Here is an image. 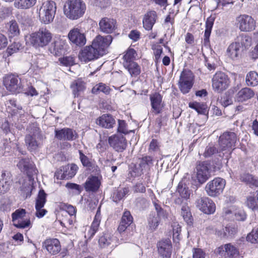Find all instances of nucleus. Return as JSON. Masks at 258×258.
<instances>
[{"instance_id": "f257e3e1", "label": "nucleus", "mask_w": 258, "mask_h": 258, "mask_svg": "<svg viewBox=\"0 0 258 258\" xmlns=\"http://www.w3.org/2000/svg\"><path fill=\"white\" fill-rule=\"evenodd\" d=\"M112 37L111 35L105 37L97 36L92 41V44L86 46L79 52L78 57L83 63H87L102 56L106 48L111 44Z\"/></svg>"}, {"instance_id": "f03ea898", "label": "nucleus", "mask_w": 258, "mask_h": 258, "mask_svg": "<svg viewBox=\"0 0 258 258\" xmlns=\"http://www.w3.org/2000/svg\"><path fill=\"white\" fill-rule=\"evenodd\" d=\"M27 45H32L35 48L43 47L50 42L52 34L45 28H41L38 31L25 36Z\"/></svg>"}, {"instance_id": "7ed1b4c3", "label": "nucleus", "mask_w": 258, "mask_h": 258, "mask_svg": "<svg viewBox=\"0 0 258 258\" xmlns=\"http://www.w3.org/2000/svg\"><path fill=\"white\" fill-rule=\"evenodd\" d=\"M86 7L82 0H68L64 6V14L71 20L82 17L86 11Z\"/></svg>"}, {"instance_id": "20e7f679", "label": "nucleus", "mask_w": 258, "mask_h": 258, "mask_svg": "<svg viewBox=\"0 0 258 258\" xmlns=\"http://www.w3.org/2000/svg\"><path fill=\"white\" fill-rule=\"evenodd\" d=\"M56 10L55 3L52 1H46L40 7L38 16L42 23L48 24L54 19Z\"/></svg>"}, {"instance_id": "39448f33", "label": "nucleus", "mask_w": 258, "mask_h": 258, "mask_svg": "<svg viewBox=\"0 0 258 258\" xmlns=\"http://www.w3.org/2000/svg\"><path fill=\"white\" fill-rule=\"evenodd\" d=\"M236 134L233 132H225L220 136L219 140L220 153L223 152V155H219L222 157L226 153H231L232 148L235 146L236 141Z\"/></svg>"}, {"instance_id": "423d86ee", "label": "nucleus", "mask_w": 258, "mask_h": 258, "mask_svg": "<svg viewBox=\"0 0 258 258\" xmlns=\"http://www.w3.org/2000/svg\"><path fill=\"white\" fill-rule=\"evenodd\" d=\"M212 88L217 93H220L226 90L230 86V80L225 73L217 72L213 77Z\"/></svg>"}, {"instance_id": "0eeeda50", "label": "nucleus", "mask_w": 258, "mask_h": 258, "mask_svg": "<svg viewBox=\"0 0 258 258\" xmlns=\"http://www.w3.org/2000/svg\"><path fill=\"white\" fill-rule=\"evenodd\" d=\"M225 184V179L220 177L215 178L207 183L205 186V190L209 196L217 197L223 192Z\"/></svg>"}, {"instance_id": "6e6552de", "label": "nucleus", "mask_w": 258, "mask_h": 258, "mask_svg": "<svg viewBox=\"0 0 258 258\" xmlns=\"http://www.w3.org/2000/svg\"><path fill=\"white\" fill-rule=\"evenodd\" d=\"M194 83V75L189 70H183L180 76L178 81V87L183 94H186L189 92Z\"/></svg>"}, {"instance_id": "1a4fd4ad", "label": "nucleus", "mask_w": 258, "mask_h": 258, "mask_svg": "<svg viewBox=\"0 0 258 258\" xmlns=\"http://www.w3.org/2000/svg\"><path fill=\"white\" fill-rule=\"evenodd\" d=\"M4 84L6 89L12 93H19L22 91V86L18 76L9 74L4 79Z\"/></svg>"}, {"instance_id": "9d476101", "label": "nucleus", "mask_w": 258, "mask_h": 258, "mask_svg": "<svg viewBox=\"0 0 258 258\" xmlns=\"http://www.w3.org/2000/svg\"><path fill=\"white\" fill-rule=\"evenodd\" d=\"M237 26L241 31L251 32L256 28V21L248 15H241L236 19Z\"/></svg>"}, {"instance_id": "9b49d317", "label": "nucleus", "mask_w": 258, "mask_h": 258, "mask_svg": "<svg viewBox=\"0 0 258 258\" xmlns=\"http://www.w3.org/2000/svg\"><path fill=\"white\" fill-rule=\"evenodd\" d=\"M216 252L223 258H237L239 254L238 248L231 243L221 245L217 248Z\"/></svg>"}, {"instance_id": "f8f14e48", "label": "nucleus", "mask_w": 258, "mask_h": 258, "mask_svg": "<svg viewBox=\"0 0 258 258\" xmlns=\"http://www.w3.org/2000/svg\"><path fill=\"white\" fill-rule=\"evenodd\" d=\"M6 111L9 114L8 117L15 122L19 119V117L23 114L24 111L21 106L17 104L14 99H10L6 104Z\"/></svg>"}, {"instance_id": "ddd939ff", "label": "nucleus", "mask_w": 258, "mask_h": 258, "mask_svg": "<svg viewBox=\"0 0 258 258\" xmlns=\"http://www.w3.org/2000/svg\"><path fill=\"white\" fill-rule=\"evenodd\" d=\"M196 204L197 207L205 214H211L215 211V203L208 197H202L197 199Z\"/></svg>"}, {"instance_id": "4468645a", "label": "nucleus", "mask_w": 258, "mask_h": 258, "mask_svg": "<svg viewBox=\"0 0 258 258\" xmlns=\"http://www.w3.org/2000/svg\"><path fill=\"white\" fill-rule=\"evenodd\" d=\"M108 143L117 152H123L127 147V141L121 134H117L109 137Z\"/></svg>"}, {"instance_id": "2eb2a0df", "label": "nucleus", "mask_w": 258, "mask_h": 258, "mask_svg": "<svg viewBox=\"0 0 258 258\" xmlns=\"http://www.w3.org/2000/svg\"><path fill=\"white\" fill-rule=\"evenodd\" d=\"M46 195L43 190H40L38 193L37 199H36L35 216L38 218H41L46 214L47 211L43 209V207L46 203Z\"/></svg>"}, {"instance_id": "dca6fc26", "label": "nucleus", "mask_w": 258, "mask_h": 258, "mask_svg": "<svg viewBox=\"0 0 258 258\" xmlns=\"http://www.w3.org/2000/svg\"><path fill=\"white\" fill-rule=\"evenodd\" d=\"M41 135L38 131L36 130L33 135L26 136L25 142L28 149L30 151H35L40 147Z\"/></svg>"}, {"instance_id": "f3484780", "label": "nucleus", "mask_w": 258, "mask_h": 258, "mask_svg": "<svg viewBox=\"0 0 258 258\" xmlns=\"http://www.w3.org/2000/svg\"><path fill=\"white\" fill-rule=\"evenodd\" d=\"M70 41L77 46H83L86 43V38L84 33L78 28H74L68 34Z\"/></svg>"}, {"instance_id": "a211bd4d", "label": "nucleus", "mask_w": 258, "mask_h": 258, "mask_svg": "<svg viewBox=\"0 0 258 258\" xmlns=\"http://www.w3.org/2000/svg\"><path fill=\"white\" fill-rule=\"evenodd\" d=\"M158 251L162 258H170L172 253V245L169 240H161L157 243Z\"/></svg>"}, {"instance_id": "6ab92c4d", "label": "nucleus", "mask_w": 258, "mask_h": 258, "mask_svg": "<svg viewBox=\"0 0 258 258\" xmlns=\"http://www.w3.org/2000/svg\"><path fill=\"white\" fill-rule=\"evenodd\" d=\"M55 137L60 140L73 141L77 137L75 131L69 128H63L62 129L55 131Z\"/></svg>"}, {"instance_id": "aec40b11", "label": "nucleus", "mask_w": 258, "mask_h": 258, "mask_svg": "<svg viewBox=\"0 0 258 258\" xmlns=\"http://www.w3.org/2000/svg\"><path fill=\"white\" fill-rule=\"evenodd\" d=\"M43 247L51 254H56L61 249L60 242L57 239H48L43 243Z\"/></svg>"}, {"instance_id": "412c9836", "label": "nucleus", "mask_w": 258, "mask_h": 258, "mask_svg": "<svg viewBox=\"0 0 258 258\" xmlns=\"http://www.w3.org/2000/svg\"><path fill=\"white\" fill-rule=\"evenodd\" d=\"M175 202L176 204L181 205V216L188 225H190L192 222V217L187 202H184L183 200L181 201L180 198L176 199Z\"/></svg>"}, {"instance_id": "4be33fe9", "label": "nucleus", "mask_w": 258, "mask_h": 258, "mask_svg": "<svg viewBox=\"0 0 258 258\" xmlns=\"http://www.w3.org/2000/svg\"><path fill=\"white\" fill-rule=\"evenodd\" d=\"M101 220V215L100 207H99L97 210L96 215L92 223L90 228L88 231L87 234L85 235L86 237H87L89 239H91L94 236V235L98 230Z\"/></svg>"}, {"instance_id": "5701e85b", "label": "nucleus", "mask_w": 258, "mask_h": 258, "mask_svg": "<svg viewBox=\"0 0 258 258\" xmlns=\"http://www.w3.org/2000/svg\"><path fill=\"white\" fill-rule=\"evenodd\" d=\"M99 25L101 31L106 33H111L116 28V21L113 19L103 18Z\"/></svg>"}, {"instance_id": "b1692460", "label": "nucleus", "mask_w": 258, "mask_h": 258, "mask_svg": "<svg viewBox=\"0 0 258 258\" xmlns=\"http://www.w3.org/2000/svg\"><path fill=\"white\" fill-rule=\"evenodd\" d=\"M66 42L61 39H56L51 44L49 51L54 55L59 56L65 52Z\"/></svg>"}, {"instance_id": "393cba45", "label": "nucleus", "mask_w": 258, "mask_h": 258, "mask_svg": "<svg viewBox=\"0 0 258 258\" xmlns=\"http://www.w3.org/2000/svg\"><path fill=\"white\" fill-rule=\"evenodd\" d=\"M197 177L199 182H205L210 176L208 167L204 162L200 163L197 167Z\"/></svg>"}, {"instance_id": "a878e982", "label": "nucleus", "mask_w": 258, "mask_h": 258, "mask_svg": "<svg viewBox=\"0 0 258 258\" xmlns=\"http://www.w3.org/2000/svg\"><path fill=\"white\" fill-rule=\"evenodd\" d=\"M150 99L153 111L156 114L160 113L163 107L161 95L158 93H155L150 95Z\"/></svg>"}, {"instance_id": "bb28decb", "label": "nucleus", "mask_w": 258, "mask_h": 258, "mask_svg": "<svg viewBox=\"0 0 258 258\" xmlns=\"http://www.w3.org/2000/svg\"><path fill=\"white\" fill-rule=\"evenodd\" d=\"M254 95L252 90L249 88H243L236 94L235 100L238 102H243L252 98Z\"/></svg>"}, {"instance_id": "cd10ccee", "label": "nucleus", "mask_w": 258, "mask_h": 258, "mask_svg": "<svg viewBox=\"0 0 258 258\" xmlns=\"http://www.w3.org/2000/svg\"><path fill=\"white\" fill-rule=\"evenodd\" d=\"M96 122L102 127L110 128L113 127L115 121L111 115L104 114L97 118Z\"/></svg>"}, {"instance_id": "c85d7f7f", "label": "nucleus", "mask_w": 258, "mask_h": 258, "mask_svg": "<svg viewBox=\"0 0 258 258\" xmlns=\"http://www.w3.org/2000/svg\"><path fill=\"white\" fill-rule=\"evenodd\" d=\"M101 182L98 177L92 176L88 178L85 184V188L87 191H96L100 185Z\"/></svg>"}, {"instance_id": "c756f323", "label": "nucleus", "mask_w": 258, "mask_h": 258, "mask_svg": "<svg viewBox=\"0 0 258 258\" xmlns=\"http://www.w3.org/2000/svg\"><path fill=\"white\" fill-rule=\"evenodd\" d=\"M156 13L155 11H150L145 15L143 20V26L146 30H150L156 21Z\"/></svg>"}, {"instance_id": "7c9ffc66", "label": "nucleus", "mask_w": 258, "mask_h": 258, "mask_svg": "<svg viewBox=\"0 0 258 258\" xmlns=\"http://www.w3.org/2000/svg\"><path fill=\"white\" fill-rule=\"evenodd\" d=\"M78 169V166L74 164L63 166L61 169V171L63 172L61 178L62 179H69L72 178L76 175Z\"/></svg>"}, {"instance_id": "2f4dec72", "label": "nucleus", "mask_w": 258, "mask_h": 258, "mask_svg": "<svg viewBox=\"0 0 258 258\" xmlns=\"http://www.w3.org/2000/svg\"><path fill=\"white\" fill-rule=\"evenodd\" d=\"M11 180L8 173L2 172L0 174V194H4L10 188Z\"/></svg>"}, {"instance_id": "473e14b6", "label": "nucleus", "mask_w": 258, "mask_h": 258, "mask_svg": "<svg viewBox=\"0 0 258 258\" xmlns=\"http://www.w3.org/2000/svg\"><path fill=\"white\" fill-rule=\"evenodd\" d=\"M188 107L195 110L199 114L205 115V119L208 118V107L206 103L197 101L190 102L188 103Z\"/></svg>"}, {"instance_id": "72a5a7b5", "label": "nucleus", "mask_w": 258, "mask_h": 258, "mask_svg": "<svg viewBox=\"0 0 258 258\" xmlns=\"http://www.w3.org/2000/svg\"><path fill=\"white\" fill-rule=\"evenodd\" d=\"M133 217L128 211L124 212L121 221L118 227V231L121 233L125 231L126 228L132 223Z\"/></svg>"}, {"instance_id": "f704fd0d", "label": "nucleus", "mask_w": 258, "mask_h": 258, "mask_svg": "<svg viewBox=\"0 0 258 258\" xmlns=\"http://www.w3.org/2000/svg\"><path fill=\"white\" fill-rule=\"evenodd\" d=\"M240 45L235 42H233L229 45L227 48V55L233 60L237 59L240 52Z\"/></svg>"}, {"instance_id": "c9c22d12", "label": "nucleus", "mask_w": 258, "mask_h": 258, "mask_svg": "<svg viewBox=\"0 0 258 258\" xmlns=\"http://www.w3.org/2000/svg\"><path fill=\"white\" fill-rule=\"evenodd\" d=\"M137 55L136 51L133 48H129L123 55L122 57V64L123 67H127L128 63L135 62Z\"/></svg>"}, {"instance_id": "e433bc0d", "label": "nucleus", "mask_w": 258, "mask_h": 258, "mask_svg": "<svg viewBox=\"0 0 258 258\" xmlns=\"http://www.w3.org/2000/svg\"><path fill=\"white\" fill-rule=\"evenodd\" d=\"M71 87L74 96L77 97L85 89V83L81 79H78L72 83Z\"/></svg>"}, {"instance_id": "4c0bfd02", "label": "nucleus", "mask_w": 258, "mask_h": 258, "mask_svg": "<svg viewBox=\"0 0 258 258\" xmlns=\"http://www.w3.org/2000/svg\"><path fill=\"white\" fill-rule=\"evenodd\" d=\"M214 21L215 18L214 17L210 16L207 19L204 38L205 43H208L209 42V37L211 35V30L213 28Z\"/></svg>"}, {"instance_id": "58836bf2", "label": "nucleus", "mask_w": 258, "mask_h": 258, "mask_svg": "<svg viewBox=\"0 0 258 258\" xmlns=\"http://www.w3.org/2000/svg\"><path fill=\"white\" fill-rule=\"evenodd\" d=\"M37 0H16L14 6L21 9H28L33 7L36 3Z\"/></svg>"}, {"instance_id": "ea45409f", "label": "nucleus", "mask_w": 258, "mask_h": 258, "mask_svg": "<svg viewBox=\"0 0 258 258\" xmlns=\"http://www.w3.org/2000/svg\"><path fill=\"white\" fill-rule=\"evenodd\" d=\"M47 66V61L44 56L39 55L34 59L31 64V69L33 70H41L45 68Z\"/></svg>"}, {"instance_id": "a19ab883", "label": "nucleus", "mask_w": 258, "mask_h": 258, "mask_svg": "<svg viewBox=\"0 0 258 258\" xmlns=\"http://www.w3.org/2000/svg\"><path fill=\"white\" fill-rule=\"evenodd\" d=\"M162 217L156 215L155 213H151L148 218V226L149 228L154 231L156 229L160 222Z\"/></svg>"}, {"instance_id": "79ce46f5", "label": "nucleus", "mask_w": 258, "mask_h": 258, "mask_svg": "<svg viewBox=\"0 0 258 258\" xmlns=\"http://www.w3.org/2000/svg\"><path fill=\"white\" fill-rule=\"evenodd\" d=\"M235 42L242 46L247 47L251 45V38L247 35L241 34L238 36L235 40Z\"/></svg>"}, {"instance_id": "37998d69", "label": "nucleus", "mask_w": 258, "mask_h": 258, "mask_svg": "<svg viewBox=\"0 0 258 258\" xmlns=\"http://www.w3.org/2000/svg\"><path fill=\"white\" fill-rule=\"evenodd\" d=\"M110 90L111 89L108 86L102 83H100L93 87L92 92L96 94L102 92L107 95L109 94Z\"/></svg>"}, {"instance_id": "c03bdc74", "label": "nucleus", "mask_w": 258, "mask_h": 258, "mask_svg": "<svg viewBox=\"0 0 258 258\" xmlns=\"http://www.w3.org/2000/svg\"><path fill=\"white\" fill-rule=\"evenodd\" d=\"M177 191L181 198L184 199L187 202V199L189 198L190 192L187 186L182 182H179L177 186Z\"/></svg>"}, {"instance_id": "a18cd8bd", "label": "nucleus", "mask_w": 258, "mask_h": 258, "mask_svg": "<svg viewBox=\"0 0 258 258\" xmlns=\"http://www.w3.org/2000/svg\"><path fill=\"white\" fill-rule=\"evenodd\" d=\"M246 83L248 86H256L258 84V74L254 71L249 72L246 76Z\"/></svg>"}, {"instance_id": "49530a36", "label": "nucleus", "mask_w": 258, "mask_h": 258, "mask_svg": "<svg viewBox=\"0 0 258 258\" xmlns=\"http://www.w3.org/2000/svg\"><path fill=\"white\" fill-rule=\"evenodd\" d=\"M132 77H137L141 73L140 66L136 62L128 63L127 67H124Z\"/></svg>"}, {"instance_id": "de8ad7c7", "label": "nucleus", "mask_w": 258, "mask_h": 258, "mask_svg": "<svg viewBox=\"0 0 258 258\" xmlns=\"http://www.w3.org/2000/svg\"><path fill=\"white\" fill-rule=\"evenodd\" d=\"M18 168L24 172L27 171L29 168H31L32 164L29 158H22L20 160L17 164Z\"/></svg>"}, {"instance_id": "09e8293b", "label": "nucleus", "mask_w": 258, "mask_h": 258, "mask_svg": "<svg viewBox=\"0 0 258 258\" xmlns=\"http://www.w3.org/2000/svg\"><path fill=\"white\" fill-rule=\"evenodd\" d=\"M223 233L218 232V236L221 238H227L232 236V235L236 233V229L234 228L229 226H226L222 228Z\"/></svg>"}, {"instance_id": "8fccbe9b", "label": "nucleus", "mask_w": 258, "mask_h": 258, "mask_svg": "<svg viewBox=\"0 0 258 258\" xmlns=\"http://www.w3.org/2000/svg\"><path fill=\"white\" fill-rule=\"evenodd\" d=\"M129 191L128 187H124L117 191L114 193L112 196L113 201L115 202H117L127 195Z\"/></svg>"}, {"instance_id": "3c124183", "label": "nucleus", "mask_w": 258, "mask_h": 258, "mask_svg": "<svg viewBox=\"0 0 258 258\" xmlns=\"http://www.w3.org/2000/svg\"><path fill=\"white\" fill-rule=\"evenodd\" d=\"M32 186L30 182H25L21 187V195L27 198L31 195Z\"/></svg>"}, {"instance_id": "603ef678", "label": "nucleus", "mask_w": 258, "mask_h": 258, "mask_svg": "<svg viewBox=\"0 0 258 258\" xmlns=\"http://www.w3.org/2000/svg\"><path fill=\"white\" fill-rule=\"evenodd\" d=\"M246 206L252 210L258 209V200L257 195L255 197L249 196L247 198Z\"/></svg>"}, {"instance_id": "864d4df0", "label": "nucleus", "mask_w": 258, "mask_h": 258, "mask_svg": "<svg viewBox=\"0 0 258 258\" xmlns=\"http://www.w3.org/2000/svg\"><path fill=\"white\" fill-rule=\"evenodd\" d=\"M26 211L23 209H20L16 210V211L12 214V221L13 223H18V221L23 219L25 216Z\"/></svg>"}, {"instance_id": "5fc2aeb1", "label": "nucleus", "mask_w": 258, "mask_h": 258, "mask_svg": "<svg viewBox=\"0 0 258 258\" xmlns=\"http://www.w3.org/2000/svg\"><path fill=\"white\" fill-rule=\"evenodd\" d=\"M9 32L10 37H14L19 34L20 30L19 29L18 25L16 21H12L10 22Z\"/></svg>"}, {"instance_id": "6e6d98bb", "label": "nucleus", "mask_w": 258, "mask_h": 258, "mask_svg": "<svg viewBox=\"0 0 258 258\" xmlns=\"http://www.w3.org/2000/svg\"><path fill=\"white\" fill-rule=\"evenodd\" d=\"M22 48V44L18 42H15L10 45L7 49L8 55H11Z\"/></svg>"}, {"instance_id": "4d7b16f0", "label": "nucleus", "mask_w": 258, "mask_h": 258, "mask_svg": "<svg viewBox=\"0 0 258 258\" xmlns=\"http://www.w3.org/2000/svg\"><path fill=\"white\" fill-rule=\"evenodd\" d=\"M111 241V238L108 234H105L101 236L98 240L99 245L102 248H104L109 245Z\"/></svg>"}, {"instance_id": "13d9d810", "label": "nucleus", "mask_w": 258, "mask_h": 258, "mask_svg": "<svg viewBox=\"0 0 258 258\" xmlns=\"http://www.w3.org/2000/svg\"><path fill=\"white\" fill-rule=\"evenodd\" d=\"M246 239L252 243H258V228L253 229L251 232L247 235Z\"/></svg>"}, {"instance_id": "bf43d9fd", "label": "nucleus", "mask_w": 258, "mask_h": 258, "mask_svg": "<svg viewBox=\"0 0 258 258\" xmlns=\"http://www.w3.org/2000/svg\"><path fill=\"white\" fill-rule=\"evenodd\" d=\"M18 222L13 223V225L17 228H25L29 227L31 226V223L30 219H26L24 220L23 219L18 221Z\"/></svg>"}, {"instance_id": "052dcab7", "label": "nucleus", "mask_w": 258, "mask_h": 258, "mask_svg": "<svg viewBox=\"0 0 258 258\" xmlns=\"http://www.w3.org/2000/svg\"><path fill=\"white\" fill-rule=\"evenodd\" d=\"M234 215L237 220L244 221L246 218V215L241 208H235Z\"/></svg>"}, {"instance_id": "680f3d73", "label": "nucleus", "mask_w": 258, "mask_h": 258, "mask_svg": "<svg viewBox=\"0 0 258 258\" xmlns=\"http://www.w3.org/2000/svg\"><path fill=\"white\" fill-rule=\"evenodd\" d=\"M2 148V154L3 155H6V153L10 152L11 149V142L10 140L5 139L3 140V146Z\"/></svg>"}, {"instance_id": "e2e57ef3", "label": "nucleus", "mask_w": 258, "mask_h": 258, "mask_svg": "<svg viewBox=\"0 0 258 258\" xmlns=\"http://www.w3.org/2000/svg\"><path fill=\"white\" fill-rule=\"evenodd\" d=\"M60 62L64 66H73L74 63V57L71 56H64L59 58Z\"/></svg>"}, {"instance_id": "0e129e2a", "label": "nucleus", "mask_w": 258, "mask_h": 258, "mask_svg": "<svg viewBox=\"0 0 258 258\" xmlns=\"http://www.w3.org/2000/svg\"><path fill=\"white\" fill-rule=\"evenodd\" d=\"M118 125L117 128V133L119 134H127L128 133L126 128L125 122L123 120H118Z\"/></svg>"}, {"instance_id": "69168bd1", "label": "nucleus", "mask_w": 258, "mask_h": 258, "mask_svg": "<svg viewBox=\"0 0 258 258\" xmlns=\"http://www.w3.org/2000/svg\"><path fill=\"white\" fill-rule=\"evenodd\" d=\"M79 153L80 155V159L82 165L85 167H90L91 163L88 157L84 155L81 150L79 151Z\"/></svg>"}, {"instance_id": "338daca9", "label": "nucleus", "mask_w": 258, "mask_h": 258, "mask_svg": "<svg viewBox=\"0 0 258 258\" xmlns=\"http://www.w3.org/2000/svg\"><path fill=\"white\" fill-rule=\"evenodd\" d=\"M217 152H218V150L214 146L209 145L206 147L203 155L205 157L208 158L211 157Z\"/></svg>"}, {"instance_id": "774afa93", "label": "nucleus", "mask_w": 258, "mask_h": 258, "mask_svg": "<svg viewBox=\"0 0 258 258\" xmlns=\"http://www.w3.org/2000/svg\"><path fill=\"white\" fill-rule=\"evenodd\" d=\"M154 207L157 212V213H155L156 215L162 217L163 219H165L167 218V212L165 211H164L159 205L155 203Z\"/></svg>"}]
</instances>
